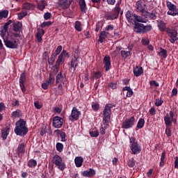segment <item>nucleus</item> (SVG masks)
I'll return each mask as SVG.
<instances>
[{"label": "nucleus", "instance_id": "nucleus-1", "mask_svg": "<svg viewBox=\"0 0 178 178\" xmlns=\"http://www.w3.org/2000/svg\"><path fill=\"white\" fill-rule=\"evenodd\" d=\"M14 131L17 136L23 137L29 133V128L26 126V121L23 119H20L15 123V128Z\"/></svg>", "mask_w": 178, "mask_h": 178}, {"label": "nucleus", "instance_id": "nucleus-2", "mask_svg": "<svg viewBox=\"0 0 178 178\" xmlns=\"http://www.w3.org/2000/svg\"><path fill=\"white\" fill-rule=\"evenodd\" d=\"M56 84H58V89L60 91H63V87L67 88L69 86V80L66 74H63L62 72H58L56 76Z\"/></svg>", "mask_w": 178, "mask_h": 178}, {"label": "nucleus", "instance_id": "nucleus-3", "mask_svg": "<svg viewBox=\"0 0 178 178\" xmlns=\"http://www.w3.org/2000/svg\"><path fill=\"white\" fill-rule=\"evenodd\" d=\"M126 19L129 23H147L148 22V19L143 17L142 16H138L133 12L128 10L127 11L126 14Z\"/></svg>", "mask_w": 178, "mask_h": 178}, {"label": "nucleus", "instance_id": "nucleus-4", "mask_svg": "<svg viewBox=\"0 0 178 178\" xmlns=\"http://www.w3.org/2000/svg\"><path fill=\"white\" fill-rule=\"evenodd\" d=\"M129 143L130 149L133 155H137V154H140L141 152V146L138 145L134 136H131L129 138Z\"/></svg>", "mask_w": 178, "mask_h": 178}, {"label": "nucleus", "instance_id": "nucleus-5", "mask_svg": "<svg viewBox=\"0 0 178 178\" xmlns=\"http://www.w3.org/2000/svg\"><path fill=\"white\" fill-rule=\"evenodd\" d=\"M4 45L7 48H10V49H16L19 44H17V40L13 38V35L8 36L6 38H4L3 40Z\"/></svg>", "mask_w": 178, "mask_h": 178}, {"label": "nucleus", "instance_id": "nucleus-6", "mask_svg": "<svg viewBox=\"0 0 178 178\" xmlns=\"http://www.w3.org/2000/svg\"><path fill=\"white\" fill-rule=\"evenodd\" d=\"M120 13V8L119 7V4H117L115 8L104 15V19L106 20H115L118 17H119V14Z\"/></svg>", "mask_w": 178, "mask_h": 178}, {"label": "nucleus", "instance_id": "nucleus-7", "mask_svg": "<svg viewBox=\"0 0 178 178\" xmlns=\"http://www.w3.org/2000/svg\"><path fill=\"white\" fill-rule=\"evenodd\" d=\"M52 162L56 165L60 170H65L66 168V164L60 156L56 154L53 156Z\"/></svg>", "mask_w": 178, "mask_h": 178}, {"label": "nucleus", "instance_id": "nucleus-8", "mask_svg": "<svg viewBox=\"0 0 178 178\" xmlns=\"http://www.w3.org/2000/svg\"><path fill=\"white\" fill-rule=\"evenodd\" d=\"M172 122L177 123V119L175 118V113L170 111L169 113H166L164 117V122L167 127L172 126Z\"/></svg>", "mask_w": 178, "mask_h": 178}, {"label": "nucleus", "instance_id": "nucleus-9", "mask_svg": "<svg viewBox=\"0 0 178 178\" xmlns=\"http://www.w3.org/2000/svg\"><path fill=\"white\" fill-rule=\"evenodd\" d=\"M135 7L136 9V12L142 13V16L144 15L147 10V5L143 0H138V1H136Z\"/></svg>", "mask_w": 178, "mask_h": 178}, {"label": "nucleus", "instance_id": "nucleus-10", "mask_svg": "<svg viewBox=\"0 0 178 178\" xmlns=\"http://www.w3.org/2000/svg\"><path fill=\"white\" fill-rule=\"evenodd\" d=\"M115 105L108 104L105 105L103 110V119H111V115H112V108H115Z\"/></svg>", "mask_w": 178, "mask_h": 178}, {"label": "nucleus", "instance_id": "nucleus-11", "mask_svg": "<svg viewBox=\"0 0 178 178\" xmlns=\"http://www.w3.org/2000/svg\"><path fill=\"white\" fill-rule=\"evenodd\" d=\"M81 116V112L77 109L76 107H73L71 111L70 115H69V120L71 122H75V120H79Z\"/></svg>", "mask_w": 178, "mask_h": 178}, {"label": "nucleus", "instance_id": "nucleus-12", "mask_svg": "<svg viewBox=\"0 0 178 178\" xmlns=\"http://www.w3.org/2000/svg\"><path fill=\"white\" fill-rule=\"evenodd\" d=\"M134 123H136V118L132 116L122 122V129H131L134 126Z\"/></svg>", "mask_w": 178, "mask_h": 178}, {"label": "nucleus", "instance_id": "nucleus-13", "mask_svg": "<svg viewBox=\"0 0 178 178\" xmlns=\"http://www.w3.org/2000/svg\"><path fill=\"white\" fill-rule=\"evenodd\" d=\"M22 24L20 22L13 23V30L15 33H13L12 35H13V37H15V38L19 37V35L17 33H20V31H22Z\"/></svg>", "mask_w": 178, "mask_h": 178}, {"label": "nucleus", "instance_id": "nucleus-14", "mask_svg": "<svg viewBox=\"0 0 178 178\" xmlns=\"http://www.w3.org/2000/svg\"><path fill=\"white\" fill-rule=\"evenodd\" d=\"M79 63H80V58L74 57V58H72L71 61L68 63L71 72H76Z\"/></svg>", "mask_w": 178, "mask_h": 178}, {"label": "nucleus", "instance_id": "nucleus-15", "mask_svg": "<svg viewBox=\"0 0 178 178\" xmlns=\"http://www.w3.org/2000/svg\"><path fill=\"white\" fill-rule=\"evenodd\" d=\"M156 15H158L156 10H153L151 13H149L147 10L145 14H143V15L142 16V17H145L143 19H146V20H148V19H150L151 20H155V19H156Z\"/></svg>", "mask_w": 178, "mask_h": 178}, {"label": "nucleus", "instance_id": "nucleus-16", "mask_svg": "<svg viewBox=\"0 0 178 178\" xmlns=\"http://www.w3.org/2000/svg\"><path fill=\"white\" fill-rule=\"evenodd\" d=\"M53 126L55 129H60L63 126V118L56 116L53 118Z\"/></svg>", "mask_w": 178, "mask_h": 178}, {"label": "nucleus", "instance_id": "nucleus-17", "mask_svg": "<svg viewBox=\"0 0 178 178\" xmlns=\"http://www.w3.org/2000/svg\"><path fill=\"white\" fill-rule=\"evenodd\" d=\"M168 34L170 36V42L175 44L176 41H178L177 31L174 29L169 30Z\"/></svg>", "mask_w": 178, "mask_h": 178}, {"label": "nucleus", "instance_id": "nucleus-18", "mask_svg": "<svg viewBox=\"0 0 178 178\" xmlns=\"http://www.w3.org/2000/svg\"><path fill=\"white\" fill-rule=\"evenodd\" d=\"M57 5L61 9H67L72 5V0H59Z\"/></svg>", "mask_w": 178, "mask_h": 178}, {"label": "nucleus", "instance_id": "nucleus-19", "mask_svg": "<svg viewBox=\"0 0 178 178\" xmlns=\"http://www.w3.org/2000/svg\"><path fill=\"white\" fill-rule=\"evenodd\" d=\"M103 63L104 65V69L106 72H109L111 70V57L108 55L105 56L103 60Z\"/></svg>", "mask_w": 178, "mask_h": 178}, {"label": "nucleus", "instance_id": "nucleus-20", "mask_svg": "<svg viewBox=\"0 0 178 178\" xmlns=\"http://www.w3.org/2000/svg\"><path fill=\"white\" fill-rule=\"evenodd\" d=\"M26 74L25 72L22 73L19 77V87L22 92H26V86H24V83H26Z\"/></svg>", "mask_w": 178, "mask_h": 178}, {"label": "nucleus", "instance_id": "nucleus-21", "mask_svg": "<svg viewBox=\"0 0 178 178\" xmlns=\"http://www.w3.org/2000/svg\"><path fill=\"white\" fill-rule=\"evenodd\" d=\"M134 31L138 34L144 33V25L143 24L136 22L134 25Z\"/></svg>", "mask_w": 178, "mask_h": 178}, {"label": "nucleus", "instance_id": "nucleus-22", "mask_svg": "<svg viewBox=\"0 0 178 178\" xmlns=\"http://www.w3.org/2000/svg\"><path fill=\"white\" fill-rule=\"evenodd\" d=\"M95 170L92 168H90L89 170H85L82 172V176L83 177H92V176H95Z\"/></svg>", "mask_w": 178, "mask_h": 178}, {"label": "nucleus", "instance_id": "nucleus-23", "mask_svg": "<svg viewBox=\"0 0 178 178\" xmlns=\"http://www.w3.org/2000/svg\"><path fill=\"white\" fill-rule=\"evenodd\" d=\"M108 35H109V33L106 32V31H102L100 32L98 42L102 44L108 38Z\"/></svg>", "mask_w": 178, "mask_h": 178}, {"label": "nucleus", "instance_id": "nucleus-24", "mask_svg": "<svg viewBox=\"0 0 178 178\" xmlns=\"http://www.w3.org/2000/svg\"><path fill=\"white\" fill-rule=\"evenodd\" d=\"M143 72V70L141 67L136 66L134 67V76H136V77H138L141 76Z\"/></svg>", "mask_w": 178, "mask_h": 178}, {"label": "nucleus", "instance_id": "nucleus-25", "mask_svg": "<svg viewBox=\"0 0 178 178\" xmlns=\"http://www.w3.org/2000/svg\"><path fill=\"white\" fill-rule=\"evenodd\" d=\"M48 6V3L45 0H40L38 3V8L39 10H44L45 9V7Z\"/></svg>", "mask_w": 178, "mask_h": 178}, {"label": "nucleus", "instance_id": "nucleus-26", "mask_svg": "<svg viewBox=\"0 0 178 178\" xmlns=\"http://www.w3.org/2000/svg\"><path fill=\"white\" fill-rule=\"evenodd\" d=\"M9 131H10V127H6V129H1L2 140H6V138H8V136H9Z\"/></svg>", "mask_w": 178, "mask_h": 178}, {"label": "nucleus", "instance_id": "nucleus-27", "mask_svg": "<svg viewBox=\"0 0 178 178\" xmlns=\"http://www.w3.org/2000/svg\"><path fill=\"white\" fill-rule=\"evenodd\" d=\"M79 4L81 12H83V13H86L87 10V4L86 3V0H79Z\"/></svg>", "mask_w": 178, "mask_h": 178}, {"label": "nucleus", "instance_id": "nucleus-28", "mask_svg": "<svg viewBox=\"0 0 178 178\" xmlns=\"http://www.w3.org/2000/svg\"><path fill=\"white\" fill-rule=\"evenodd\" d=\"M157 54L161 59H166V58H168V51H166V49L160 48V51H158Z\"/></svg>", "mask_w": 178, "mask_h": 178}, {"label": "nucleus", "instance_id": "nucleus-29", "mask_svg": "<svg viewBox=\"0 0 178 178\" xmlns=\"http://www.w3.org/2000/svg\"><path fill=\"white\" fill-rule=\"evenodd\" d=\"M120 54H121V56H122V58H123V59H127V58H129V56H131V49H129V51L122 50L120 51Z\"/></svg>", "mask_w": 178, "mask_h": 178}, {"label": "nucleus", "instance_id": "nucleus-30", "mask_svg": "<svg viewBox=\"0 0 178 178\" xmlns=\"http://www.w3.org/2000/svg\"><path fill=\"white\" fill-rule=\"evenodd\" d=\"M157 24H158L159 30H160V31H165V30H166V23H165L162 20L157 21Z\"/></svg>", "mask_w": 178, "mask_h": 178}, {"label": "nucleus", "instance_id": "nucleus-31", "mask_svg": "<svg viewBox=\"0 0 178 178\" xmlns=\"http://www.w3.org/2000/svg\"><path fill=\"white\" fill-rule=\"evenodd\" d=\"M74 162L76 168H81L83 162V158L81 156H77L75 158Z\"/></svg>", "mask_w": 178, "mask_h": 178}, {"label": "nucleus", "instance_id": "nucleus-32", "mask_svg": "<svg viewBox=\"0 0 178 178\" xmlns=\"http://www.w3.org/2000/svg\"><path fill=\"white\" fill-rule=\"evenodd\" d=\"M122 90L123 91H127L126 97H128V98H130V97H131L133 94H134V92H133V89H131V88H130L129 86H125L123 88Z\"/></svg>", "mask_w": 178, "mask_h": 178}, {"label": "nucleus", "instance_id": "nucleus-33", "mask_svg": "<svg viewBox=\"0 0 178 178\" xmlns=\"http://www.w3.org/2000/svg\"><path fill=\"white\" fill-rule=\"evenodd\" d=\"M24 148H26V145L24 143L19 144L17 147L18 154H24V152H26V149Z\"/></svg>", "mask_w": 178, "mask_h": 178}, {"label": "nucleus", "instance_id": "nucleus-34", "mask_svg": "<svg viewBox=\"0 0 178 178\" xmlns=\"http://www.w3.org/2000/svg\"><path fill=\"white\" fill-rule=\"evenodd\" d=\"M23 9H26V10H33L34 9V6L30 3H25L22 6Z\"/></svg>", "mask_w": 178, "mask_h": 178}, {"label": "nucleus", "instance_id": "nucleus-35", "mask_svg": "<svg viewBox=\"0 0 178 178\" xmlns=\"http://www.w3.org/2000/svg\"><path fill=\"white\" fill-rule=\"evenodd\" d=\"M22 116V111L19 109L16 110L15 111H13L12 113V118L13 119H16L17 118H20Z\"/></svg>", "mask_w": 178, "mask_h": 178}, {"label": "nucleus", "instance_id": "nucleus-36", "mask_svg": "<svg viewBox=\"0 0 178 178\" xmlns=\"http://www.w3.org/2000/svg\"><path fill=\"white\" fill-rule=\"evenodd\" d=\"M50 73H51L52 76H54V74H58V73H59V66L58 65H53Z\"/></svg>", "mask_w": 178, "mask_h": 178}, {"label": "nucleus", "instance_id": "nucleus-37", "mask_svg": "<svg viewBox=\"0 0 178 178\" xmlns=\"http://www.w3.org/2000/svg\"><path fill=\"white\" fill-rule=\"evenodd\" d=\"M109 122H111V119L103 118V125H102V127H104V129H108L109 128Z\"/></svg>", "mask_w": 178, "mask_h": 178}, {"label": "nucleus", "instance_id": "nucleus-38", "mask_svg": "<svg viewBox=\"0 0 178 178\" xmlns=\"http://www.w3.org/2000/svg\"><path fill=\"white\" fill-rule=\"evenodd\" d=\"M144 124H145V120L143 118H140L136 127L138 129H143L144 127Z\"/></svg>", "mask_w": 178, "mask_h": 178}, {"label": "nucleus", "instance_id": "nucleus-39", "mask_svg": "<svg viewBox=\"0 0 178 178\" xmlns=\"http://www.w3.org/2000/svg\"><path fill=\"white\" fill-rule=\"evenodd\" d=\"M9 15V11L8 10H4L0 12V20L2 19H6Z\"/></svg>", "mask_w": 178, "mask_h": 178}, {"label": "nucleus", "instance_id": "nucleus-40", "mask_svg": "<svg viewBox=\"0 0 178 178\" xmlns=\"http://www.w3.org/2000/svg\"><path fill=\"white\" fill-rule=\"evenodd\" d=\"M65 63V57H63L60 54L58 56V58L56 62L57 66H60L62 63Z\"/></svg>", "mask_w": 178, "mask_h": 178}, {"label": "nucleus", "instance_id": "nucleus-41", "mask_svg": "<svg viewBox=\"0 0 178 178\" xmlns=\"http://www.w3.org/2000/svg\"><path fill=\"white\" fill-rule=\"evenodd\" d=\"M29 168H35L37 166V161L31 159L28 162Z\"/></svg>", "mask_w": 178, "mask_h": 178}, {"label": "nucleus", "instance_id": "nucleus-42", "mask_svg": "<svg viewBox=\"0 0 178 178\" xmlns=\"http://www.w3.org/2000/svg\"><path fill=\"white\" fill-rule=\"evenodd\" d=\"M165 158H166V152H163L161 153V161H160V166H163L165 165Z\"/></svg>", "mask_w": 178, "mask_h": 178}, {"label": "nucleus", "instance_id": "nucleus-43", "mask_svg": "<svg viewBox=\"0 0 178 178\" xmlns=\"http://www.w3.org/2000/svg\"><path fill=\"white\" fill-rule=\"evenodd\" d=\"M46 81L49 84H54L55 83V76L52 75V73H49V79Z\"/></svg>", "mask_w": 178, "mask_h": 178}, {"label": "nucleus", "instance_id": "nucleus-44", "mask_svg": "<svg viewBox=\"0 0 178 178\" xmlns=\"http://www.w3.org/2000/svg\"><path fill=\"white\" fill-rule=\"evenodd\" d=\"M56 131H57L58 133H60V137L61 138V141L63 143H65V141H66V133L60 132V130L59 129L56 130Z\"/></svg>", "mask_w": 178, "mask_h": 178}, {"label": "nucleus", "instance_id": "nucleus-45", "mask_svg": "<svg viewBox=\"0 0 178 178\" xmlns=\"http://www.w3.org/2000/svg\"><path fill=\"white\" fill-rule=\"evenodd\" d=\"M103 26L104 24L102 23V22H98L96 24V28L95 29V31H96V33H98V31H99V30H101V29H102Z\"/></svg>", "mask_w": 178, "mask_h": 178}, {"label": "nucleus", "instance_id": "nucleus-46", "mask_svg": "<svg viewBox=\"0 0 178 178\" xmlns=\"http://www.w3.org/2000/svg\"><path fill=\"white\" fill-rule=\"evenodd\" d=\"M56 151L58 152H62L63 151V144L61 143H57L56 145Z\"/></svg>", "mask_w": 178, "mask_h": 178}, {"label": "nucleus", "instance_id": "nucleus-47", "mask_svg": "<svg viewBox=\"0 0 178 178\" xmlns=\"http://www.w3.org/2000/svg\"><path fill=\"white\" fill-rule=\"evenodd\" d=\"M152 30V26L151 24L145 26L143 25V33H148Z\"/></svg>", "mask_w": 178, "mask_h": 178}, {"label": "nucleus", "instance_id": "nucleus-48", "mask_svg": "<svg viewBox=\"0 0 178 178\" xmlns=\"http://www.w3.org/2000/svg\"><path fill=\"white\" fill-rule=\"evenodd\" d=\"M26 16H27V11H22L18 13V20H22V19L26 17Z\"/></svg>", "mask_w": 178, "mask_h": 178}, {"label": "nucleus", "instance_id": "nucleus-49", "mask_svg": "<svg viewBox=\"0 0 178 178\" xmlns=\"http://www.w3.org/2000/svg\"><path fill=\"white\" fill-rule=\"evenodd\" d=\"M74 28L76 31H81V22H80L79 21H76L75 22Z\"/></svg>", "mask_w": 178, "mask_h": 178}, {"label": "nucleus", "instance_id": "nucleus-50", "mask_svg": "<svg viewBox=\"0 0 178 178\" xmlns=\"http://www.w3.org/2000/svg\"><path fill=\"white\" fill-rule=\"evenodd\" d=\"M56 58V56H55V54H53L49 58V61L48 63L49 65H51V66H52L54 65V63H55V59Z\"/></svg>", "mask_w": 178, "mask_h": 178}, {"label": "nucleus", "instance_id": "nucleus-51", "mask_svg": "<svg viewBox=\"0 0 178 178\" xmlns=\"http://www.w3.org/2000/svg\"><path fill=\"white\" fill-rule=\"evenodd\" d=\"M89 134L90 137H98L99 136V131H98V130L90 131Z\"/></svg>", "mask_w": 178, "mask_h": 178}, {"label": "nucleus", "instance_id": "nucleus-52", "mask_svg": "<svg viewBox=\"0 0 178 178\" xmlns=\"http://www.w3.org/2000/svg\"><path fill=\"white\" fill-rule=\"evenodd\" d=\"M167 8H168L169 10H176V6L170 2H167Z\"/></svg>", "mask_w": 178, "mask_h": 178}, {"label": "nucleus", "instance_id": "nucleus-53", "mask_svg": "<svg viewBox=\"0 0 178 178\" xmlns=\"http://www.w3.org/2000/svg\"><path fill=\"white\" fill-rule=\"evenodd\" d=\"M101 77H102V73L101 72L97 71L94 73L93 79H95V80L101 79Z\"/></svg>", "mask_w": 178, "mask_h": 178}, {"label": "nucleus", "instance_id": "nucleus-54", "mask_svg": "<svg viewBox=\"0 0 178 178\" xmlns=\"http://www.w3.org/2000/svg\"><path fill=\"white\" fill-rule=\"evenodd\" d=\"M51 25H52V22L51 21H47V22H43L40 25V27H42V29H44V27H49V26H51Z\"/></svg>", "mask_w": 178, "mask_h": 178}, {"label": "nucleus", "instance_id": "nucleus-55", "mask_svg": "<svg viewBox=\"0 0 178 178\" xmlns=\"http://www.w3.org/2000/svg\"><path fill=\"white\" fill-rule=\"evenodd\" d=\"M162 104H163V100L161 98H160V99H156L154 105L155 106H161Z\"/></svg>", "mask_w": 178, "mask_h": 178}, {"label": "nucleus", "instance_id": "nucleus-56", "mask_svg": "<svg viewBox=\"0 0 178 178\" xmlns=\"http://www.w3.org/2000/svg\"><path fill=\"white\" fill-rule=\"evenodd\" d=\"M12 24V20L8 21L3 26V30H5L6 31H8V29H9V25Z\"/></svg>", "mask_w": 178, "mask_h": 178}, {"label": "nucleus", "instance_id": "nucleus-57", "mask_svg": "<svg viewBox=\"0 0 178 178\" xmlns=\"http://www.w3.org/2000/svg\"><path fill=\"white\" fill-rule=\"evenodd\" d=\"M127 165L129 168H133L134 166V165H136V161H134V159H129L127 161Z\"/></svg>", "mask_w": 178, "mask_h": 178}, {"label": "nucleus", "instance_id": "nucleus-58", "mask_svg": "<svg viewBox=\"0 0 178 178\" xmlns=\"http://www.w3.org/2000/svg\"><path fill=\"white\" fill-rule=\"evenodd\" d=\"M60 52H62V45H59L57 47L54 53L55 56H57V55H59Z\"/></svg>", "mask_w": 178, "mask_h": 178}, {"label": "nucleus", "instance_id": "nucleus-59", "mask_svg": "<svg viewBox=\"0 0 178 178\" xmlns=\"http://www.w3.org/2000/svg\"><path fill=\"white\" fill-rule=\"evenodd\" d=\"M6 33H8V31H5V29H1L0 31V35L3 40H4V38H6V37H8V36H5L6 35Z\"/></svg>", "mask_w": 178, "mask_h": 178}, {"label": "nucleus", "instance_id": "nucleus-60", "mask_svg": "<svg viewBox=\"0 0 178 178\" xmlns=\"http://www.w3.org/2000/svg\"><path fill=\"white\" fill-rule=\"evenodd\" d=\"M60 55L64 58H70V55H69V53L66 50H63Z\"/></svg>", "mask_w": 178, "mask_h": 178}, {"label": "nucleus", "instance_id": "nucleus-61", "mask_svg": "<svg viewBox=\"0 0 178 178\" xmlns=\"http://www.w3.org/2000/svg\"><path fill=\"white\" fill-rule=\"evenodd\" d=\"M92 109H93V111L95 112H97V111H99V104L95 103L94 104L92 105Z\"/></svg>", "mask_w": 178, "mask_h": 178}, {"label": "nucleus", "instance_id": "nucleus-62", "mask_svg": "<svg viewBox=\"0 0 178 178\" xmlns=\"http://www.w3.org/2000/svg\"><path fill=\"white\" fill-rule=\"evenodd\" d=\"M149 115H151V116H155L156 113V110H155V108L152 107L149 110Z\"/></svg>", "mask_w": 178, "mask_h": 178}, {"label": "nucleus", "instance_id": "nucleus-63", "mask_svg": "<svg viewBox=\"0 0 178 178\" xmlns=\"http://www.w3.org/2000/svg\"><path fill=\"white\" fill-rule=\"evenodd\" d=\"M167 13L168 15H170V16H176V15H178L176 10H169Z\"/></svg>", "mask_w": 178, "mask_h": 178}, {"label": "nucleus", "instance_id": "nucleus-64", "mask_svg": "<svg viewBox=\"0 0 178 178\" xmlns=\"http://www.w3.org/2000/svg\"><path fill=\"white\" fill-rule=\"evenodd\" d=\"M165 134L167 137H172V130H170V128H166L165 129Z\"/></svg>", "mask_w": 178, "mask_h": 178}]
</instances>
